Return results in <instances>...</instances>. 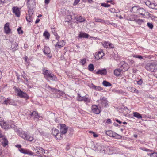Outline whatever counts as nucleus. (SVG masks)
<instances>
[{"instance_id": "obj_1", "label": "nucleus", "mask_w": 157, "mask_h": 157, "mask_svg": "<svg viewBox=\"0 0 157 157\" xmlns=\"http://www.w3.org/2000/svg\"><path fill=\"white\" fill-rule=\"evenodd\" d=\"M45 78L48 81H49L50 80L57 81V78L52 73L48 70H46L43 73Z\"/></svg>"}, {"instance_id": "obj_2", "label": "nucleus", "mask_w": 157, "mask_h": 157, "mask_svg": "<svg viewBox=\"0 0 157 157\" xmlns=\"http://www.w3.org/2000/svg\"><path fill=\"white\" fill-rule=\"evenodd\" d=\"M17 133L20 137L25 140L30 141H32L33 140V136L29 135L27 132H26L23 131H17Z\"/></svg>"}, {"instance_id": "obj_3", "label": "nucleus", "mask_w": 157, "mask_h": 157, "mask_svg": "<svg viewBox=\"0 0 157 157\" xmlns=\"http://www.w3.org/2000/svg\"><path fill=\"white\" fill-rule=\"evenodd\" d=\"M157 63L153 62L147 63L145 66V68L148 71L154 72L157 69Z\"/></svg>"}, {"instance_id": "obj_4", "label": "nucleus", "mask_w": 157, "mask_h": 157, "mask_svg": "<svg viewBox=\"0 0 157 157\" xmlns=\"http://www.w3.org/2000/svg\"><path fill=\"white\" fill-rule=\"evenodd\" d=\"M97 102L99 103L98 105L100 108L106 107L108 105L106 99L104 97L101 98L99 100L97 101Z\"/></svg>"}, {"instance_id": "obj_5", "label": "nucleus", "mask_w": 157, "mask_h": 157, "mask_svg": "<svg viewBox=\"0 0 157 157\" xmlns=\"http://www.w3.org/2000/svg\"><path fill=\"white\" fill-rule=\"evenodd\" d=\"M113 150V147L109 146H105L104 147V148L103 150L102 153L111 154H112V151Z\"/></svg>"}, {"instance_id": "obj_6", "label": "nucleus", "mask_w": 157, "mask_h": 157, "mask_svg": "<svg viewBox=\"0 0 157 157\" xmlns=\"http://www.w3.org/2000/svg\"><path fill=\"white\" fill-rule=\"evenodd\" d=\"M18 95L21 98H25L26 99L29 98V96L25 93L19 89H16Z\"/></svg>"}, {"instance_id": "obj_7", "label": "nucleus", "mask_w": 157, "mask_h": 157, "mask_svg": "<svg viewBox=\"0 0 157 157\" xmlns=\"http://www.w3.org/2000/svg\"><path fill=\"white\" fill-rule=\"evenodd\" d=\"M67 129L68 127L65 124H60V133L61 135L66 134L67 131Z\"/></svg>"}, {"instance_id": "obj_8", "label": "nucleus", "mask_w": 157, "mask_h": 157, "mask_svg": "<svg viewBox=\"0 0 157 157\" xmlns=\"http://www.w3.org/2000/svg\"><path fill=\"white\" fill-rule=\"evenodd\" d=\"M52 133L57 139H60L61 138V134L59 133V132L58 129L54 128H53L52 130Z\"/></svg>"}, {"instance_id": "obj_9", "label": "nucleus", "mask_w": 157, "mask_h": 157, "mask_svg": "<svg viewBox=\"0 0 157 157\" xmlns=\"http://www.w3.org/2000/svg\"><path fill=\"white\" fill-rule=\"evenodd\" d=\"M104 146L102 144H98L94 146L93 149L95 150L100 151L102 153L104 148Z\"/></svg>"}, {"instance_id": "obj_10", "label": "nucleus", "mask_w": 157, "mask_h": 157, "mask_svg": "<svg viewBox=\"0 0 157 157\" xmlns=\"http://www.w3.org/2000/svg\"><path fill=\"white\" fill-rule=\"evenodd\" d=\"M91 110L94 113L98 114L101 112L100 110L98 108V107L96 105H93L91 107Z\"/></svg>"}, {"instance_id": "obj_11", "label": "nucleus", "mask_w": 157, "mask_h": 157, "mask_svg": "<svg viewBox=\"0 0 157 157\" xmlns=\"http://www.w3.org/2000/svg\"><path fill=\"white\" fill-rule=\"evenodd\" d=\"M65 45V43L63 40H60L55 45L56 49H58L63 47Z\"/></svg>"}, {"instance_id": "obj_12", "label": "nucleus", "mask_w": 157, "mask_h": 157, "mask_svg": "<svg viewBox=\"0 0 157 157\" xmlns=\"http://www.w3.org/2000/svg\"><path fill=\"white\" fill-rule=\"evenodd\" d=\"M12 10L13 13H14L17 17L20 16V9L17 7H13L12 9Z\"/></svg>"}, {"instance_id": "obj_13", "label": "nucleus", "mask_w": 157, "mask_h": 157, "mask_svg": "<svg viewBox=\"0 0 157 157\" xmlns=\"http://www.w3.org/2000/svg\"><path fill=\"white\" fill-rule=\"evenodd\" d=\"M140 10H144V9L143 8H139L137 6L133 7L131 10V11L134 13H140Z\"/></svg>"}, {"instance_id": "obj_14", "label": "nucleus", "mask_w": 157, "mask_h": 157, "mask_svg": "<svg viewBox=\"0 0 157 157\" xmlns=\"http://www.w3.org/2000/svg\"><path fill=\"white\" fill-rule=\"evenodd\" d=\"M10 42L12 44L11 48L13 51H14L17 50L18 49V44H17L14 40H13V41H10Z\"/></svg>"}, {"instance_id": "obj_15", "label": "nucleus", "mask_w": 157, "mask_h": 157, "mask_svg": "<svg viewBox=\"0 0 157 157\" xmlns=\"http://www.w3.org/2000/svg\"><path fill=\"white\" fill-rule=\"evenodd\" d=\"M104 55V53L103 52V50H101L95 55V57L96 59L99 60L102 58Z\"/></svg>"}, {"instance_id": "obj_16", "label": "nucleus", "mask_w": 157, "mask_h": 157, "mask_svg": "<svg viewBox=\"0 0 157 157\" xmlns=\"http://www.w3.org/2000/svg\"><path fill=\"white\" fill-rule=\"evenodd\" d=\"M10 25L9 23H6L4 25V30L6 34H8L11 32V29L9 27Z\"/></svg>"}, {"instance_id": "obj_17", "label": "nucleus", "mask_w": 157, "mask_h": 157, "mask_svg": "<svg viewBox=\"0 0 157 157\" xmlns=\"http://www.w3.org/2000/svg\"><path fill=\"white\" fill-rule=\"evenodd\" d=\"M120 68H121L122 70V72H125L129 68V66L128 64L124 63Z\"/></svg>"}, {"instance_id": "obj_18", "label": "nucleus", "mask_w": 157, "mask_h": 157, "mask_svg": "<svg viewBox=\"0 0 157 157\" xmlns=\"http://www.w3.org/2000/svg\"><path fill=\"white\" fill-rule=\"evenodd\" d=\"M107 70L105 69H104L101 70H99L96 72L97 74H100L101 75H105L107 74Z\"/></svg>"}, {"instance_id": "obj_19", "label": "nucleus", "mask_w": 157, "mask_h": 157, "mask_svg": "<svg viewBox=\"0 0 157 157\" xmlns=\"http://www.w3.org/2000/svg\"><path fill=\"white\" fill-rule=\"evenodd\" d=\"M122 71V70L120 68L115 69L114 71V75L117 76H119L121 72Z\"/></svg>"}, {"instance_id": "obj_20", "label": "nucleus", "mask_w": 157, "mask_h": 157, "mask_svg": "<svg viewBox=\"0 0 157 157\" xmlns=\"http://www.w3.org/2000/svg\"><path fill=\"white\" fill-rule=\"evenodd\" d=\"M38 152L37 154V155L40 156L41 155H43L45 153L44 150L41 147H39L38 148Z\"/></svg>"}, {"instance_id": "obj_21", "label": "nucleus", "mask_w": 157, "mask_h": 157, "mask_svg": "<svg viewBox=\"0 0 157 157\" xmlns=\"http://www.w3.org/2000/svg\"><path fill=\"white\" fill-rule=\"evenodd\" d=\"M75 19L77 21L80 22H84L86 21L85 19L81 16H77L75 17Z\"/></svg>"}, {"instance_id": "obj_22", "label": "nucleus", "mask_w": 157, "mask_h": 157, "mask_svg": "<svg viewBox=\"0 0 157 157\" xmlns=\"http://www.w3.org/2000/svg\"><path fill=\"white\" fill-rule=\"evenodd\" d=\"M29 117H31L32 116H34L35 117L37 118H39L40 117V116L39 115L38 113L36 111H33L32 113H30V114H29Z\"/></svg>"}, {"instance_id": "obj_23", "label": "nucleus", "mask_w": 157, "mask_h": 157, "mask_svg": "<svg viewBox=\"0 0 157 157\" xmlns=\"http://www.w3.org/2000/svg\"><path fill=\"white\" fill-rule=\"evenodd\" d=\"M89 35L85 33H81L78 35V37L80 38H88Z\"/></svg>"}, {"instance_id": "obj_24", "label": "nucleus", "mask_w": 157, "mask_h": 157, "mask_svg": "<svg viewBox=\"0 0 157 157\" xmlns=\"http://www.w3.org/2000/svg\"><path fill=\"white\" fill-rule=\"evenodd\" d=\"M83 101L86 103H88L90 102L91 98L88 97V95H86L83 96Z\"/></svg>"}, {"instance_id": "obj_25", "label": "nucleus", "mask_w": 157, "mask_h": 157, "mask_svg": "<svg viewBox=\"0 0 157 157\" xmlns=\"http://www.w3.org/2000/svg\"><path fill=\"white\" fill-rule=\"evenodd\" d=\"M1 141L2 144L4 146H5L8 144V141L6 138L4 137L2 138V140H1Z\"/></svg>"}, {"instance_id": "obj_26", "label": "nucleus", "mask_w": 157, "mask_h": 157, "mask_svg": "<svg viewBox=\"0 0 157 157\" xmlns=\"http://www.w3.org/2000/svg\"><path fill=\"white\" fill-rule=\"evenodd\" d=\"M133 115L134 117L138 119H141L142 117L141 115L137 112H134L133 113Z\"/></svg>"}, {"instance_id": "obj_27", "label": "nucleus", "mask_w": 157, "mask_h": 157, "mask_svg": "<svg viewBox=\"0 0 157 157\" xmlns=\"http://www.w3.org/2000/svg\"><path fill=\"white\" fill-rule=\"evenodd\" d=\"M43 52L44 53L46 54H49L50 52V51L49 48L47 47H44Z\"/></svg>"}, {"instance_id": "obj_28", "label": "nucleus", "mask_w": 157, "mask_h": 157, "mask_svg": "<svg viewBox=\"0 0 157 157\" xmlns=\"http://www.w3.org/2000/svg\"><path fill=\"white\" fill-rule=\"evenodd\" d=\"M33 16H30V15H27L26 17L27 21L29 22H31L33 21Z\"/></svg>"}, {"instance_id": "obj_29", "label": "nucleus", "mask_w": 157, "mask_h": 157, "mask_svg": "<svg viewBox=\"0 0 157 157\" xmlns=\"http://www.w3.org/2000/svg\"><path fill=\"white\" fill-rule=\"evenodd\" d=\"M103 85L106 87L111 86H112V84L106 81H104L102 83Z\"/></svg>"}, {"instance_id": "obj_30", "label": "nucleus", "mask_w": 157, "mask_h": 157, "mask_svg": "<svg viewBox=\"0 0 157 157\" xmlns=\"http://www.w3.org/2000/svg\"><path fill=\"white\" fill-rule=\"evenodd\" d=\"M114 133L111 130H109L106 131V134L108 136H109L110 137H113V134Z\"/></svg>"}, {"instance_id": "obj_31", "label": "nucleus", "mask_w": 157, "mask_h": 157, "mask_svg": "<svg viewBox=\"0 0 157 157\" xmlns=\"http://www.w3.org/2000/svg\"><path fill=\"white\" fill-rule=\"evenodd\" d=\"M43 36L46 39H49L50 37V34L48 32L45 31L43 33Z\"/></svg>"}, {"instance_id": "obj_32", "label": "nucleus", "mask_w": 157, "mask_h": 157, "mask_svg": "<svg viewBox=\"0 0 157 157\" xmlns=\"http://www.w3.org/2000/svg\"><path fill=\"white\" fill-rule=\"evenodd\" d=\"M88 69L90 71H93L94 69V65L92 64H90L88 66Z\"/></svg>"}, {"instance_id": "obj_33", "label": "nucleus", "mask_w": 157, "mask_h": 157, "mask_svg": "<svg viewBox=\"0 0 157 157\" xmlns=\"http://www.w3.org/2000/svg\"><path fill=\"white\" fill-rule=\"evenodd\" d=\"M50 121L52 123H54V122L55 123H58L59 122V120L57 118H55V117H53L51 119Z\"/></svg>"}, {"instance_id": "obj_34", "label": "nucleus", "mask_w": 157, "mask_h": 157, "mask_svg": "<svg viewBox=\"0 0 157 157\" xmlns=\"http://www.w3.org/2000/svg\"><path fill=\"white\" fill-rule=\"evenodd\" d=\"M93 88L96 90L100 91L103 90V88L99 86H93Z\"/></svg>"}, {"instance_id": "obj_35", "label": "nucleus", "mask_w": 157, "mask_h": 157, "mask_svg": "<svg viewBox=\"0 0 157 157\" xmlns=\"http://www.w3.org/2000/svg\"><path fill=\"white\" fill-rule=\"evenodd\" d=\"M95 21L96 22H101V23H103V20L98 18H95Z\"/></svg>"}, {"instance_id": "obj_36", "label": "nucleus", "mask_w": 157, "mask_h": 157, "mask_svg": "<svg viewBox=\"0 0 157 157\" xmlns=\"http://www.w3.org/2000/svg\"><path fill=\"white\" fill-rule=\"evenodd\" d=\"M25 154H28L30 155H34V153L32 152L31 151L29 150H26Z\"/></svg>"}, {"instance_id": "obj_37", "label": "nucleus", "mask_w": 157, "mask_h": 157, "mask_svg": "<svg viewBox=\"0 0 157 157\" xmlns=\"http://www.w3.org/2000/svg\"><path fill=\"white\" fill-rule=\"evenodd\" d=\"M113 136H113V137L117 139H120L121 137V136L115 133H114Z\"/></svg>"}, {"instance_id": "obj_38", "label": "nucleus", "mask_w": 157, "mask_h": 157, "mask_svg": "<svg viewBox=\"0 0 157 157\" xmlns=\"http://www.w3.org/2000/svg\"><path fill=\"white\" fill-rule=\"evenodd\" d=\"M78 100L79 101H83V96L82 97L80 94H78Z\"/></svg>"}, {"instance_id": "obj_39", "label": "nucleus", "mask_w": 157, "mask_h": 157, "mask_svg": "<svg viewBox=\"0 0 157 157\" xmlns=\"http://www.w3.org/2000/svg\"><path fill=\"white\" fill-rule=\"evenodd\" d=\"M148 155L150 156L151 157H157V153H153L151 154H147Z\"/></svg>"}, {"instance_id": "obj_40", "label": "nucleus", "mask_w": 157, "mask_h": 157, "mask_svg": "<svg viewBox=\"0 0 157 157\" xmlns=\"http://www.w3.org/2000/svg\"><path fill=\"white\" fill-rule=\"evenodd\" d=\"M27 4L29 6H31V5L33 4L34 3V0H27Z\"/></svg>"}, {"instance_id": "obj_41", "label": "nucleus", "mask_w": 157, "mask_h": 157, "mask_svg": "<svg viewBox=\"0 0 157 157\" xmlns=\"http://www.w3.org/2000/svg\"><path fill=\"white\" fill-rule=\"evenodd\" d=\"M133 57L135 58H138L140 60L143 59V57L142 56L138 55H134Z\"/></svg>"}, {"instance_id": "obj_42", "label": "nucleus", "mask_w": 157, "mask_h": 157, "mask_svg": "<svg viewBox=\"0 0 157 157\" xmlns=\"http://www.w3.org/2000/svg\"><path fill=\"white\" fill-rule=\"evenodd\" d=\"M7 124L5 122H2L0 123V125L2 127L4 128H7V127L6 126Z\"/></svg>"}, {"instance_id": "obj_43", "label": "nucleus", "mask_w": 157, "mask_h": 157, "mask_svg": "<svg viewBox=\"0 0 157 157\" xmlns=\"http://www.w3.org/2000/svg\"><path fill=\"white\" fill-rule=\"evenodd\" d=\"M109 42H105L103 44H102L103 46L105 48H108L109 46Z\"/></svg>"}, {"instance_id": "obj_44", "label": "nucleus", "mask_w": 157, "mask_h": 157, "mask_svg": "<svg viewBox=\"0 0 157 157\" xmlns=\"http://www.w3.org/2000/svg\"><path fill=\"white\" fill-rule=\"evenodd\" d=\"M80 63H82V65H84L86 62V60L85 58L81 59L80 61Z\"/></svg>"}, {"instance_id": "obj_45", "label": "nucleus", "mask_w": 157, "mask_h": 157, "mask_svg": "<svg viewBox=\"0 0 157 157\" xmlns=\"http://www.w3.org/2000/svg\"><path fill=\"white\" fill-rule=\"evenodd\" d=\"M50 90L54 93H57V92L59 91V90L57 89L54 88H52L51 90H50Z\"/></svg>"}, {"instance_id": "obj_46", "label": "nucleus", "mask_w": 157, "mask_h": 157, "mask_svg": "<svg viewBox=\"0 0 157 157\" xmlns=\"http://www.w3.org/2000/svg\"><path fill=\"white\" fill-rule=\"evenodd\" d=\"M128 90L129 91L131 92H134L135 91V90H136V89H135V88L133 87H128Z\"/></svg>"}, {"instance_id": "obj_47", "label": "nucleus", "mask_w": 157, "mask_h": 157, "mask_svg": "<svg viewBox=\"0 0 157 157\" xmlns=\"http://www.w3.org/2000/svg\"><path fill=\"white\" fill-rule=\"evenodd\" d=\"M101 6L105 7H109L110 6V5L107 4L105 3H102L101 4Z\"/></svg>"}, {"instance_id": "obj_48", "label": "nucleus", "mask_w": 157, "mask_h": 157, "mask_svg": "<svg viewBox=\"0 0 157 157\" xmlns=\"http://www.w3.org/2000/svg\"><path fill=\"white\" fill-rule=\"evenodd\" d=\"M147 25L151 29L153 28V25L151 23L148 22L147 24Z\"/></svg>"}, {"instance_id": "obj_49", "label": "nucleus", "mask_w": 157, "mask_h": 157, "mask_svg": "<svg viewBox=\"0 0 157 157\" xmlns=\"http://www.w3.org/2000/svg\"><path fill=\"white\" fill-rule=\"evenodd\" d=\"M33 11L31 9H29L28 10V14L27 15H30V16H33Z\"/></svg>"}, {"instance_id": "obj_50", "label": "nucleus", "mask_w": 157, "mask_h": 157, "mask_svg": "<svg viewBox=\"0 0 157 157\" xmlns=\"http://www.w3.org/2000/svg\"><path fill=\"white\" fill-rule=\"evenodd\" d=\"M39 147H35L33 148V151L36 153L37 154Z\"/></svg>"}, {"instance_id": "obj_51", "label": "nucleus", "mask_w": 157, "mask_h": 157, "mask_svg": "<svg viewBox=\"0 0 157 157\" xmlns=\"http://www.w3.org/2000/svg\"><path fill=\"white\" fill-rule=\"evenodd\" d=\"M17 31L18 32V33L19 34H22L23 33V31L21 30V27H19L17 29Z\"/></svg>"}, {"instance_id": "obj_52", "label": "nucleus", "mask_w": 157, "mask_h": 157, "mask_svg": "<svg viewBox=\"0 0 157 157\" xmlns=\"http://www.w3.org/2000/svg\"><path fill=\"white\" fill-rule=\"evenodd\" d=\"M23 59L25 60V62L27 64L29 65V61L27 60L28 59V57L27 56H25L23 58Z\"/></svg>"}, {"instance_id": "obj_53", "label": "nucleus", "mask_w": 157, "mask_h": 157, "mask_svg": "<svg viewBox=\"0 0 157 157\" xmlns=\"http://www.w3.org/2000/svg\"><path fill=\"white\" fill-rule=\"evenodd\" d=\"M155 4L154 3H151V4H149V7H150L151 9H154V8H155Z\"/></svg>"}, {"instance_id": "obj_54", "label": "nucleus", "mask_w": 157, "mask_h": 157, "mask_svg": "<svg viewBox=\"0 0 157 157\" xmlns=\"http://www.w3.org/2000/svg\"><path fill=\"white\" fill-rule=\"evenodd\" d=\"M89 132L90 133H92L93 134V136L94 137H97L98 136V135L96 134L93 131H89Z\"/></svg>"}, {"instance_id": "obj_55", "label": "nucleus", "mask_w": 157, "mask_h": 157, "mask_svg": "<svg viewBox=\"0 0 157 157\" xmlns=\"http://www.w3.org/2000/svg\"><path fill=\"white\" fill-rule=\"evenodd\" d=\"M110 23L109 21H105L103 20V24H105L109 25L110 24Z\"/></svg>"}, {"instance_id": "obj_56", "label": "nucleus", "mask_w": 157, "mask_h": 157, "mask_svg": "<svg viewBox=\"0 0 157 157\" xmlns=\"http://www.w3.org/2000/svg\"><path fill=\"white\" fill-rule=\"evenodd\" d=\"M6 2L5 0H0V7L2 6L3 2Z\"/></svg>"}, {"instance_id": "obj_57", "label": "nucleus", "mask_w": 157, "mask_h": 157, "mask_svg": "<svg viewBox=\"0 0 157 157\" xmlns=\"http://www.w3.org/2000/svg\"><path fill=\"white\" fill-rule=\"evenodd\" d=\"M52 32L53 33L55 36H57V34L56 32H55V29L53 28L52 29Z\"/></svg>"}, {"instance_id": "obj_58", "label": "nucleus", "mask_w": 157, "mask_h": 157, "mask_svg": "<svg viewBox=\"0 0 157 157\" xmlns=\"http://www.w3.org/2000/svg\"><path fill=\"white\" fill-rule=\"evenodd\" d=\"M80 0H75L73 3V5L75 6L79 2Z\"/></svg>"}, {"instance_id": "obj_59", "label": "nucleus", "mask_w": 157, "mask_h": 157, "mask_svg": "<svg viewBox=\"0 0 157 157\" xmlns=\"http://www.w3.org/2000/svg\"><path fill=\"white\" fill-rule=\"evenodd\" d=\"M109 46L108 47V48H113L114 47L113 45L112 44L109 42Z\"/></svg>"}, {"instance_id": "obj_60", "label": "nucleus", "mask_w": 157, "mask_h": 157, "mask_svg": "<svg viewBox=\"0 0 157 157\" xmlns=\"http://www.w3.org/2000/svg\"><path fill=\"white\" fill-rule=\"evenodd\" d=\"M20 151L22 153H25H25L26 150H25L21 148L20 149Z\"/></svg>"}, {"instance_id": "obj_61", "label": "nucleus", "mask_w": 157, "mask_h": 157, "mask_svg": "<svg viewBox=\"0 0 157 157\" xmlns=\"http://www.w3.org/2000/svg\"><path fill=\"white\" fill-rule=\"evenodd\" d=\"M128 63L129 64H132L134 63V62L133 60H129Z\"/></svg>"}, {"instance_id": "obj_62", "label": "nucleus", "mask_w": 157, "mask_h": 157, "mask_svg": "<svg viewBox=\"0 0 157 157\" xmlns=\"http://www.w3.org/2000/svg\"><path fill=\"white\" fill-rule=\"evenodd\" d=\"M110 11L111 12L113 13L115 12V9L113 8H111L110 9Z\"/></svg>"}, {"instance_id": "obj_63", "label": "nucleus", "mask_w": 157, "mask_h": 157, "mask_svg": "<svg viewBox=\"0 0 157 157\" xmlns=\"http://www.w3.org/2000/svg\"><path fill=\"white\" fill-rule=\"evenodd\" d=\"M46 87L47 89H48V90H51L52 87H51L49 85H46Z\"/></svg>"}, {"instance_id": "obj_64", "label": "nucleus", "mask_w": 157, "mask_h": 157, "mask_svg": "<svg viewBox=\"0 0 157 157\" xmlns=\"http://www.w3.org/2000/svg\"><path fill=\"white\" fill-rule=\"evenodd\" d=\"M106 123L107 124L109 123H111V121L110 119H108L106 121Z\"/></svg>"}]
</instances>
